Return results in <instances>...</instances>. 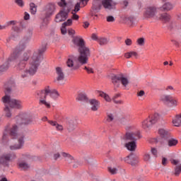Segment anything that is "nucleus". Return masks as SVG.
Returning a JSON list of instances; mask_svg holds the SVG:
<instances>
[{
  "label": "nucleus",
  "mask_w": 181,
  "mask_h": 181,
  "mask_svg": "<svg viewBox=\"0 0 181 181\" xmlns=\"http://www.w3.org/2000/svg\"><path fill=\"white\" fill-rule=\"evenodd\" d=\"M73 43L76 47L79 52V56L78 58L71 57L66 61V66L72 70H76L77 65H76V62H78L81 64H87L88 63V57L91 56L90 52V49L86 46V42L81 37H75L73 39Z\"/></svg>",
  "instance_id": "obj_1"
},
{
  "label": "nucleus",
  "mask_w": 181,
  "mask_h": 181,
  "mask_svg": "<svg viewBox=\"0 0 181 181\" xmlns=\"http://www.w3.org/2000/svg\"><path fill=\"white\" fill-rule=\"evenodd\" d=\"M46 51V45H44L42 48L35 52L30 59L28 69L24 70L21 74V77H29V76H33L36 74L39 66H40V62H42V53H45Z\"/></svg>",
  "instance_id": "obj_2"
},
{
  "label": "nucleus",
  "mask_w": 181,
  "mask_h": 181,
  "mask_svg": "<svg viewBox=\"0 0 181 181\" xmlns=\"http://www.w3.org/2000/svg\"><path fill=\"white\" fill-rule=\"evenodd\" d=\"M5 96L2 98V101L4 104H8L11 108L19 110L23 107L22 101L20 100L12 99L9 96V93L12 91V88L15 87V83L13 81L7 82L5 86Z\"/></svg>",
  "instance_id": "obj_3"
},
{
  "label": "nucleus",
  "mask_w": 181,
  "mask_h": 181,
  "mask_svg": "<svg viewBox=\"0 0 181 181\" xmlns=\"http://www.w3.org/2000/svg\"><path fill=\"white\" fill-rule=\"evenodd\" d=\"M6 131H7L9 134L10 136L13 139H18V144H15L13 146H10V149L11 151H16L18 149H22L23 147V145L25 144V134H18V126L17 125H13L12 127L9 129H6Z\"/></svg>",
  "instance_id": "obj_4"
},
{
  "label": "nucleus",
  "mask_w": 181,
  "mask_h": 181,
  "mask_svg": "<svg viewBox=\"0 0 181 181\" xmlns=\"http://www.w3.org/2000/svg\"><path fill=\"white\" fill-rule=\"evenodd\" d=\"M102 6L109 11L112 9V0H93L92 6L93 11L100 12Z\"/></svg>",
  "instance_id": "obj_5"
},
{
  "label": "nucleus",
  "mask_w": 181,
  "mask_h": 181,
  "mask_svg": "<svg viewBox=\"0 0 181 181\" xmlns=\"http://www.w3.org/2000/svg\"><path fill=\"white\" fill-rule=\"evenodd\" d=\"M23 50V47L21 48V47H16L13 49L12 54L8 58V59H7L8 64H9V62H14V60H16V59H18L19 57V54H20L21 52H22ZM3 64L0 66V72L1 73H4V71H6V70H8V69H9V64Z\"/></svg>",
  "instance_id": "obj_6"
},
{
  "label": "nucleus",
  "mask_w": 181,
  "mask_h": 181,
  "mask_svg": "<svg viewBox=\"0 0 181 181\" xmlns=\"http://www.w3.org/2000/svg\"><path fill=\"white\" fill-rule=\"evenodd\" d=\"M37 95L40 99V104H43L47 108H50V103L46 102V97L49 95V86L45 87L42 90H39Z\"/></svg>",
  "instance_id": "obj_7"
},
{
  "label": "nucleus",
  "mask_w": 181,
  "mask_h": 181,
  "mask_svg": "<svg viewBox=\"0 0 181 181\" xmlns=\"http://www.w3.org/2000/svg\"><path fill=\"white\" fill-rule=\"evenodd\" d=\"M13 159H16L15 153H4L0 156V165L3 166H9V162H12Z\"/></svg>",
  "instance_id": "obj_8"
},
{
  "label": "nucleus",
  "mask_w": 181,
  "mask_h": 181,
  "mask_svg": "<svg viewBox=\"0 0 181 181\" xmlns=\"http://www.w3.org/2000/svg\"><path fill=\"white\" fill-rule=\"evenodd\" d=\"M114 81L115 83H118V81H120L122 86H123L124 88H127L129 85V79H128V78L123 74L115 75Z\"/></svg>",
  "instance_id": "obj_9"
},
{
  "label": "nucleus",
  "mask_w": 181,
  "mask_h": 181,
  "mask_svg": "<svg viewBox=\"0 0 181 181\" xmlns=\"http://www.w3.org/2000/svg\"><path fill=\"white\" fill-rule=\"evenodd\" d=\"M29 57H30V51H27L23 54L20 60V62L18 65V70H23V69L26 67V63H28Z\"/></svg>",
  "instance_id": "obj_10"
},
{
  "label": "nucleus",
  "mask_w": 181,
  "mask_h": 181,
  "mask_svg": "<svg viewBox=\"0 0 181 181\" xmlns=\"http://www.w3.org/2000/svg\"><path fill=\"white\" fill-rule=\"evenodd\" d=\"M17 125H29L32 123L33 119L30 117H25V115L18 116L16 117Z\"/></svg>",
  "instance_id": "obj_11"
},
{
  "label": "nucleus",
  "mask_w": 181,
  "mask_h": 181,
  "mask_svg": "<svg viewBox=\"0 0 181 181\" xmlns=\"http://www.w3.org/2000/svg\"><path fill=\"white\" fill-rule=\"evenodd\" d=\"M158 13V8L156 6H149L147 7L145 13H144V16L146 18H154V16Z\"/></svg>",
  "instance_id": "obj_12"
},
{
  "label": "nucleus",
  "mask_w": 181,
  "mask_h": 181,
  "mask_svg": "<svg viewBox=\"0 0 181 181\" xmlns=\"http://www.w3.org/2000/svg\"><path fill=\"white\" fill-rule=\"evenodd\" d=\"M170 162L173 165H175L174 175L175 176H180L181 173V163L179 160L171 159Z\"/></svg>",
  "instance_id": "obj_13"
},
{
  "label": "nucleus",
  "mask_w": 181,
  "mask_h": 181,
  "mask_svg": "<svg viewBox=\"0 0 181 181\" xmlns=\"http://www.w3.org/2000/svg\"><path fill=\"white\" fill-rule=\"evenodd\" d=\"M54 11H56V6L54 4H48L45 10V18H50L54 13Z\"/></svg>",
  "instance_id": "obj_14"
},
{
  "label": "nucleus",
  "mask_w": 181,
  "mask_h": 181,
  "mask_svg": "<svg viewBox=\"0 0 181 181\" xmlns=\"http://www.w3.org/2000/svg\"><path fill=\"white\" fill-rule=\"evenodd\" d=\"M77 125V121L75 119H66V128L69 132L74 131L76 126Z\"/></svg>",
  "instance_id": "obj_15"
},
{
  "label": "nucleus",
  "mask_w": 181,
  "mask_h": 181,
  "mask_svg": "<svg viewBox=\"0 0 181 181\" xmlns=\"http://www.w3.org/2000/svg\"><path fill=\"white\" fill-rule=\"evenodd\" d=\"M68 13L64 11H61L58 14L55 16V22L59 23L63 22L66 19H67Z\"/></svg>",
  "instance_id": "obj_16"
},
{
  "label": "nucleus",
  "mask_w": 181,
  "mask_h": 181,
  "mask_svg": "<svg viewBox=\"0 0 181 181\" xmlns=\"http://www.w3.org/2000/svg\"><path fill=\"white\" fill-rule=\"evenodd\" d=\"M78 11H80V4L78 3L75 5L74 9L71 11L72 16L71 19H72V21H78L80 17L76 13L78 12Z\"/></svg>",
  "instance_id": "obj_17"
},
{
  "label": "nucleus",
  "mask_w": 181,
  "mask_h": 181,
  "mask_svg": "<svg viewBox=\"0 0 181 181\" xmlns=\"http://www.w3.org/2000/svg\"><path fill=\"white\" fill-rule=\"evenodd\" d=\"M89 103L90 104V110L92 111H98V108H100V102L95 99H91L89 100Z\"/></svg>",
  "instance_id": "obj_18"
},
{
  "label": "nucleus",
  "mask_w": 181,
  "mask_h": 181,
  "mask_svg": "<svg viewBox=\"0 0 181 181\" xmlns=\"http://www.w3.org/2000/svg\"><path fill=\"white\" fill-rule=\"evenodd\" d=\"M17 165L20 170H28L30 168V165L25 161H18Z\"/></svg>",
  "instance_id": "obj_19"
},
{
  "label": "nucleus",
  "mask_w": 181,
  "mask_h": 181,
  "mask_svg": "<svg viewBox=\"0 0 181 181\" xmlns=\"http://www.w3.org/2000/svg\"><path fill=\"white\" fill-rule=\"evenodd\" d=\"M125 147L128 151L131 152H134L135 149H136V141H129L128 143L125 144Z\"/></svg>",
  "instance_id": "obj_20"
},
{
  "label": "nucleus",
  "mask_w": 181,
  "mask_h": 181,
  "mask_svg": "<svg viewBox=\"0 0 181 181\" xmlns=\"http://www.w3.org/2000/svg\"><path fill=\"white\" fill-rule=\"evenodd\" d=\"M158 134L164 139H168V138L170 136V134L169 133V131L164 128H161L158 129Z\"/></svg>",
  "instance_id": "obj_21"
},
{
  "label": "nucleus",
  "mask_w": 181,
  "mask_h": 181,
  "mask_svg": "<svg viewBox=\"0 0 181 181\" xmlns=\"http://www.w3.org/2000/svg\"><path fill=\"white\" fill-rule=\"evenodd\" d=\"M61 156L65 158V160L68 162V163H74L75 160L74 158L71 156V155L62 152L61 153Z\"/></svg>",
  "instance_id": "obj_22"
},
{
  "label": "nucleus",
  "mask_w": 181,
  "mask_h": 181,
  "mask_svg": "<svg viewBox=\"0 0 181 181\" xmlns=\"http://www.w3.org/2000/svg\"><path fill=\"white\" fill-rule=\"evenodd\" d=\"M48 95H50V98H53V100H57L60 95L56 89H50V87H49Z\"/></svg>",
  "instance_id": "obj_23"
},
{
  "label": "nucleus",
  "mask_w": 181,
  "mask_h": 181,
  "mask_svg": "<svg viewBox=\"0 0 181 181\" xmlns=\"http://www.w3.org/2000/svg\"><path fill=\"white\" fill-rule=\"evenodd\" d=\"M142 125L145 128H151V127H152V125H155V124L152 121V119H151V117H148L144 121H143Z\"/></svg>",
  "instance_id": "obj_24"
},
{
  "label": "nucleus",
  "mask_w": 181,
  "mask_h": 181,
  "mask_svg": "<svg viewBox=\"0 0 181 181\" xmlns=\"http://www.w3.org/2000/svg\"><path fill=\"white\" fill-rule=\"evenodd\" d=\"M56 71L57 74V81H62V80H64V74L63 73V70H62V68L57 67Z\"/></svg>",
  "instance_id": "obj_25"
},
{
  "label": "nucleus",
  "mask_w": 181,
  "mask_h": 181,
  "mask_svg": "<svg viewBox=\"0 0 181 181\" xmlns=\"http://www.w3.org/2000/svg\"><path fill=\"white\" fill-rule=\"evenodd\" d=\"M173 125L174 127H181V113L177 115L173 119Z\"/></svg>",
  "instance_id": "obj_26"
},
{
  "label": "nucleus",
  "mask_w": 181,
  "mask_h": 181,
  "mask_svg": "<svg viewBox=\"0 0 181 181\" xmlns=\"http://www.w3.org/2000/svg\"><path fill=\"white\" fill-rule=\"evenodd\" d=\"M48 123H49V124L52 125V127H55L57 131H59V132L63 131V126L61 124H59L57 122L48 120Z\"/></svg>",
  "instance_id": "obj_27"
},
{
  "label": "nucleus",
  "mask_w": 181,
  "mask_h": 181,
  "mask_svg": "<svg viewBox=\"0 0 181 181\" xmlns=\"http://www.w3.org/2000/svg\"><path fill=\"white\" fill-rule=\"evenodd\" d=\"M124 140L125 141H131V142L132 141H136V139L135 138V136H134V133L132 132H127L125 136H124Z\"/></svg>",
  "instance_id": "obj_28"
},
{
  "label": "nucleus",
  "mask_w": 181,
  "mask_h": 181,
  "mask_svg": "<svg viewBox=\"0 0 181 181\" xmlns=\"http://www.w3.org/2000/svg\"><path fill=\"white\" fill-rule=\"evenodd\" d=\"M161 11H168L173 9V5L169 2L165 3L160 8Z\"/></svg>",
  "instance_id": "obj_29"
},
{
  "label": "nucleus",
  "mask_w": 181,
  "mask_h": 181,
  "mask_svg": "<svg viewBox=\"0 0 181 181\" xmlns=\"http://www.w3.org/2000/svg\"><path fill=\"white\" fill-rule=\"evenodd\" d=\"M160 21H163V22H165V23L169 22V21H170V15H169L168 13H162L160 15V18H159Z\"/></svg>",
  "instance_id": "obj_30"
},
{
  "label": "nucleus",
  "mask_w": 181,
  "mask_h": 181,
  "mask_svg": "<svg viewBox=\"0 0 181 181\" xmlns=\"http://www.w3.org/2000/svg\"><path fill=\"white\" fill-rule=\"evenodd\" d=\"M171 98L172 97H170V95H163L160 98V101H161V103H163L164 104H168L170 103Z\"/></svg>",
  "instance_id": "obj_31"
},
{
  "label": "nucleus",
  "mask_w": 181,
  "mask_h": 181,
  "mask_svg": "<svg viewBox=\"0 0 181 181\" xmlns=\"http://www.w3.org/2000/svg\"><path fill=\"white\" fill-rule=\"evenodd\" d=\"M151 120L153 121V123L156 124L159 119H160V115L159 113H154L151 116H149Z\"/></svg>",
  "instance_id": "obj_32"
},
{
  "label": "nucleus",
  "mask_w": 181,
  "mask_h": 181,
  "mask_svg": "<svg viewBox=\"0 0 181 181\" xmlns=\"http://www.w3.org/2000/svg\"><path fill=\"white\" fill-rule=\"evenodd\" d=\"M32 35H33V32L32 30H28L26 33L25 36L23 38L24 42H29L30 39H32Z\"/></svg>",
  "instance_id": "obj_33"
},
{
  "label": "nucleus",
  "mask_w": 181,
  "mask_h": 181,
  "mask_svg": "<svg viewBox=\"0 0 181 181\" xmlns=\"http://www.w3.org/2000/svg\"><path fill=\"white\" fill-rule=\"evenodd\" d=\"M98 94L100 97H103L107 103H110L111 101V98H110V96L105 93L104 92L98 91Z\"/></svg>",
  "instance_id": "obj_34"
},
{
  "label": "nucleus",
  "mask_w": 181,
  "mask_h": 181,
  "mask_svg": "<svg viewBox=\"0 0 181 181\" xmlns=\"http://www.w3.org/2000/svg\"><path fill=\"white\" fill-rule=\"evenodd\" d=\"M77 101H88V98H87V95L84 93H80L77 98Z\"/></svg>",
  "instance_id": "obj_35"
},
{
  "label": "nucleus",
  "mask_w": 181,
  "mask_h": 181,
  "mask_svg": "<svg viewBox=\"0 0 181 181\" xmlns=\"http://www.w3.org/2000/svg\"><path fill=\"white\" fill-rule=\"evenodd\" d=\"M30 11L32 15H35L36 12L37 11V7L36 6V4L34 3L30 4Z\"/></svg>",
  "instance_id": "obj_36"
},
{
  "label": "nucleus",
  "mask_w": 181,
  "mask_h": 181,
  "mask_svg": "<svg viewBox=\"0 0 181 181\" xmlns=\"http://www.w3.org/2000/svg\"><path fill=\"white\" fill-rule=\"evenodd\" d=\"M168 146H176L177 145V140L175 139H170L168 141Z\"/></svg>",
  "instance_id": "obj_37"
},
{
  "label": "nucleus",
  "mask_w": 181,
  "mask_h": 181,
  "mask_svg": "<svg viewBox=\"0 0 181 181\" xmlns=\"http://www.w3.org/2000/svg\"><path fill=\"white\" fill-rule=\"evenodd\" d=\"M112 121H114V115L112 113H107L106 122L110 124V122H112Z\"/></svg>",
  "instance_id": "obj_38"
},
{
  "label": "nucleus",
  "mask_w": 181,
  "mask_h": 181,
  "mask_svg": "<svg viewBox=\"0 0 181 181\" xmlns=\"http://www.w3.org/2000/svg\"><path fill=\"white\" fill-rule=\"evenodd\" d=\"M132 56H134L135 57H136V56H138V54L135 52H127L124 54V57H126V59H129L132 57Z\"/></svg>",
  "instance_id": "obj_39"
},
{
  "label": "nucleus",
  "mask_w": 181,
  "mask_h": 181,
  "mask_svg": "<svg viewBox=\"0 0 181 181\" xmlns=\"http://www.w3.org/2000/svg\"><path fill=\"white\" fill-rule=\"evenodd\" d=\"M136 43H137L138 46H144L145 45V38L144 37L138 38L136 40Z\"/></svg>",
  "instance_id": "obj_40"
},
{
  "label": "nucleus",
  "mask_w": 181,
  "mask_h": 181,
  "mask_svg": "<svg viewBox=\"0 0 181 181\" xmlns=\"http://www.w3.org/2000/svg\"><path fill=\"white\" fill-rule=\"evenodd\" d=\"M62 25L64 28H66V26H71V25H73V20L71 18H69Z\"/></svg>",
  "instance_id": "obj_41"
},
{
  "label": "nucleus",
  "mask_w": 181,
  "mask_h": 181,
  "mask_svg": "<svg viewBox=\"0 0 181 181\" xmlns=\"http://www.w3.org/2000/svg\"><path fill=\"white\" fill-rule=\"evenodd\" d=\"M4 111L6 112V116L8 118H11L12 114L11 113V110H9V107L8 106H6Z\"/></svg>",
  "instance_id": "obj_42"
},
{
  "label": "nucleus",
  "mask_w": 181,
  "mask_h": 181,
  "mask_svg": "<svg viewBox=\"0 0 181 181\" xmlns=\"http://www.w3.org/2000/svg\"><path fill=\"white\" fill-rule=\"evenodd\" d=\"M98 42L99 45L103 46V45H107V42L108 41L107 40V38H100L99 40H98Z\"/></svg>",
  "instance_id": "obj_43"
},
{
  "label": "nucleus",
  "mask_w": 181,
  "mask_h": 181,
  "mask_svg": "<svg viewBox=\"0 0 181 181\" xmlns=\"http://www.w3.org/2000/svg\"><path fill=\"white\" fill-rule=\"evenodd\" d=\"M144 160H145V162H150L151 161V154L149 153H146L144 154Z\"/></svg>",
  "instance_id": "obj_44"
},
{
  "label": "nucleus",
  "mask_w": 181,
  "mask_h": 181,
  "mask_svg": "<svg viewBox=\"0 0 181 181\" xmlns=\"http://www.w3.org/2000/svg\"><path fill=\"white\" fill-rule=\"evenodd\" d=\"M173 107H177V100L176 99H174L171 97V99H170L169 102Z\"/></svg>",
  "instance_id": "obj_45"
},
{
  "label": "nucleus",
  "mask_w": 181,
  "mask_h": 181,
  "mask_svg": "<svg viewBox=\"0 0 181 181\" xmlns=\"http://www.w3.org/2000/svg\"><path fill=\"white\" fill-rule=\"evenodd\" d=\"M15 3L21 8H23V6H25V3L23 2V0H15Z\"/></svg>",
  "instance_id": "obj_46"
},
{
  "label": "nucleus",
  "mask_w": 181,
  "mask_h": 181,
  "mask_svg": "<svg viewBox=\"0 0 181 181\" xmlns=\"http://www.w3.org/2000/svg\"><path fill=\"white\" fill-rule=\"evenodd\" d=\"M117 121L119 122L120 124H122L124 125L125 124V122H127V119L124 116H122L117 118Z\"/></svg>",
  "instance_id": "obj_47"
},
{
  "label": "nucleus",
  "mask_w": 181,
  "mask_h": 181,
  "mask_svg": "<svg viewBox=\"0 0 181 181\" xmlns=\"http://www.w3.org/2000/svg\"><path fill=\"white\" fill-rule=\"evenodd\" d=\"M59 6H61L62 8H64V6H67V3L66 2V0H61L58 3Z\"/></svg>",
  "instance_id": "obj_48"
},
{
  "label": "nucleus",
  "mask_w": 181,
  "mask_h": 181,
  "mask_svg": "<svg viewBox=\"0 0 181 181\" xmlns=\"http://www.w3.org/2000/svg\"><path fill=\"white\" fill-rule=\"evenodd\" d=\"M151 152L152 155H153V156H155L156 158V156H158V149H156V148L152 147L151 149Z\"/></svg>",
  "instance_id": "obj_49"
},
{
  "label": "nucleus",
  "mask_w": 181,
  "mask_h": 181,
  "mask_svg": "<svg viewBox=\"0 0 181 181\" xmlns=\"http://www.w3.org/2000/svg\"><path fill=\"white\" fill-rule=\"evenodd\" d=\"M84 70H86L88 74H94V69H93L92 68L85 66Z\"/></svg>",
  "instance_id": "obj_50"
},
{
  "label": "nucleus",
  "mask_w": 181,
  "mask_h": 181,
  "mask_svg": "<svg viewBox=\"0 0 181 181\" xmlns=\"http://www.w3.org/2000/svg\"><path fill=\"white\" fill-rule=\"evenodd\" d=\"M122 19V22L123 23H127V22H129V17L125 16H122L121 17Z\"/></svg>",
  "instance_id": "obj_51"
},
{
  "label": "nucleus",
  "mask_w": 181,
  "mask_h": 181,
  "mask_svg": "<svg viewBox=\"0 0 181 181\" xmlns=\"http://www.w3.org/2000/svg\"><path fill=\"white\" fill-rule=\"evenodd\" d=\"M132 159V156H127L126 158H124V162H127V163H130L131 160Z\"/></svg>",
  "instance_id": "obj_52"
},
{
  "label": "nucleus",
  "mask_w": 181,
  "mask_h": 181,
  "mask_svg": "<svg viewBox=\"0 0 181 181\" xmlns=\"http://www.w3.org/2000/svg\"><path fill=\"white\" fill-rule=\"evenodd\" d=\"M124 43L127 45V46H131L132 45V40L129 38H127L125 40Z\"/></svg>",
  "instance_id": "obj_53"
},
{
  "label": "nucleus",
  "mask_w": 181,
  "mask_h": 181,
  "mask_svg": "<svg viewBox=\"0 0 181 181\" xmlns=\"http://www.w3.org/2000/svg\"><path fill=\"white\" fill-rule=\"evenodd\" d=\"M89 0H80V3L79 5H83V6H86V5H87L88 2Z\"/></svg>",
  "instance_id": "obj_54"
},
{
  "label": "nucleus",
  "mask_w": 181,
  "mask_h": 181,
  "mask_svg": "<svg viewBox=\"0 0 181 181\" xmlns=\"http://www.w3.org/2000/svg\"><path fill=\"white\" fill-rule=\"evenodd\" d=\"M138 163V160H131L130 163H129L132 166H136V164Z\"/></svg>",
  "instance_id": "obj_55"
},
{
  "label": "nucleus",
  "mask_w": 181,
  "mask_h": 181,
  "mask_svg": "<svg viewBox=\"0 0 181 181\" xmlns=\"http://www.w3.org/2000/svg\"><path fill=\"white\" fill-rule=\"evenodd\" d=\"M162 165H163V166H166L168 165V158L163 157Z\"/></svg>",
  "instance_id": "obj_56"
},
{
  "label": "nucleus",
  "mask_w": 181,
  "mask_h": 181,
  "mask_svg": "<svg viewBox=\"0 0 181 181\" xmlns=\"http://www.w3.org/2000/svg\"><path fill=\"white\" fill-rule=\"evenodd\" d=\"M145 95V91L144 90H140L137 93V97H144Z\"/></svg>",
  "instance_id": "obj_57"
},
{
  "label": "nucleus",
  "mask_w": 181,
  "mask_h": 181,
  "mask_svg": "<svg viewBox=\"0 0 181 181\" xmlns=\"http://www.w3.org/2000/svg\"><path fill=\"white\" fill-rule=\"evenodd\" d=\"M61 33H62V35H66V33H67V30H66V27L63 26V24L62 28H61Z\"/></svg>",
  "instance_id": "obj_58"
},
{
  "label": "nucleus",
  "mask_w": 181,
  "mask_h": 181,
  "mask_svg": "<svg viewBox=\"0 0 181 181\" xmlns=\"http://www.w3.org/2000/svg\"><path fill=\"white\" fill-rule=\"evenodd\" d=\"M68 33H69V35L70 36H73L74 35H75L76 31H75L74 30H73V29H69V30H68Z\"/></svg>",
  "instance_id": "obj_59"
},
{
  "label": "nucleus",
  "mask_w": 181,
  "mask_h": 181,
  "mask_svg": "<svg viewBox=\"0 0 181 181\" xmlns=\"http://www.w3.org/2000/svg\"><path fill=\"white\" fill-rule=\"evenodd\" d=\"M30 16L28 14V12H25L24 19L25 21H29Z\"/></svg>",
  "instance_id": "obj_60"
},
{
  "label": "nucleus",
  "mask_w": 181,
  "mask_h": 181,
  "mask_svg": "<svg viewBox=\"0 0 181 181\" xmlns=\"http://www.w3.org/2000/svg\"><path fill=\"white\" fill-rule=\"evenodd\" d=\"M129 22L132 23V24L134 25L135 22V17H129Z\"/></svg>",
  "instance_id": "obj_61"
},
{
  "label": "nucleus",
  "mask_w": 181,
  "mask_h": 181,
  "mask_svg": "<svg viewBox=\"0 0 181 181\" xmlns=\"http://www.w3.org/2000/svg\"><path fill=\"white\" fill-rule=\"evenodd\" d=\"M90 26V23L87 22V21H85L83 22V27L85 28V29H87V28H88Z\"/></svg>",
  "instance_id": "obj_62"
},
{
  "label": "nucleus",
  "mask_w": 181,
  "mask_h": 181,
  "mask_svg": "<svg viewBox=\"0 0 181 181\" xmlns=\"http://www.w3.org/2000/svg\"><path fill=\"white\" fill-rule=\"evenodd\" d=\"M16 25V21H8V23H7V26H9V25Z\"/></svg>",
  "instance_id": "obj_63"
},
{
  "label": "nucleus",
  "mask_w": 181,
  "mask_h": 181,
  "mask_svg": "<svg viewBox=\"0 0 181 181\" xmlns=\"http://www.w3.org/2000/svg\"><path fill=\"white\" fill-rule=\"evenodd\" d=\"M93 40H98V37L95 35V34H92V36H91Z\"/></svg>",
  "instance_id": "obj_64"
}]
</instances>
